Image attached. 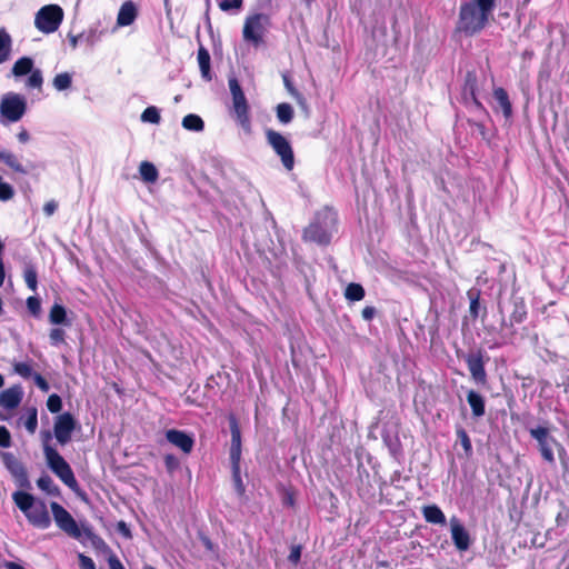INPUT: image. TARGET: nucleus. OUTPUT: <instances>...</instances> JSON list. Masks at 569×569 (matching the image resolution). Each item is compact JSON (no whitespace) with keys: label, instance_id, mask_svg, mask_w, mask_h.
I'll use <instances>...</instances> for the list:
<instances>
[{"label":"nucleus","instance_id":"obj_1","mask_svg":"<svg viewBox=\"0 0 569 569\" xmlns=\"http://www.w3.org/2000/svg\"><path fill=\"white\" fill-rule=\"evenodd\" d=\"M496 7V0H470L460 6L458 30L467 36L486 28Z\"/></svg>","mask_w":569,"mask_h":569},{"label":"nucleus","instance_id":"obj_2","mask_svg":"<svg viewBox=\"0 0 569 569\" xmlns=\"http://www.w3.org/2000/svg\"><path fill=\"white\" fill-rule=\"evenodd\" d=\"M41 437L43 441V453L48 467L68 488L73 492L79 493L80 487L71 467L64 458L49 445V441L52 438L51 432L42 431Z\"/></svg>","mask_w":569,"mask_h":569},{"label":"nucleus","instance_id":"obj_3","mask_svg":"<svg viewBox=\"0 0 569 569\" xmlns=\"http://www.w3.org/2000/svg\"><path fill=\"white\" fill-rule=\"evenodd\" d=\"M12 499L33 527L39 529L50 527L51 518L43 500L36 499L32 495L24 491L13 492Z\"/></svg>","mask_w":569,"mask_h":569},{"label":"nucleus","instance_id":"obj_4","mask_svg":"<svg viewBox=\"0 0 569 569\" xmlns=\"http://www.w3.org/2000/svg\"><path fill=\"white\" fill-rule=\"evenodd\" d=\"M336 222L337 214L333 210L329 208L319 210L310 224L303 230V240L318 244H328Z\"/></svg>","mask_w":569,"mask_h":569},{"label":"nucleus","instance_id":"obj_5","mask_svg":"<svg viewBox=\"0 0 569 569\" xmlns=\"http://www.w3.org/2000/svg\"><path fill=\"white\" fill-rule=\"evenodd\" d=\"M27 112V99L20 93L8 92L0 100V123L3 126L20 121Z\"/></svg>","mask_w":569,"mask_h":569},{"label":"nucleus","instance_id":"obj_6","mask_svg":"<svg viewBox=\"0 0 569 569\" xmlns=\"http://www.w3.org/2000/svg\"><path fill=\"white\" fill-rule=\"evenodd\" d=\"M229 89L232 96V104L236 113L237 122L244 132H251V122L248 112V103L244 93L236 78L229 79Z\"/></svg>","mask_w":569,"mask_h":569},{"label":"nucleus","instance_id":"obj_7","mask_svg":"<svg viewBox=\"0 0 569 569\" xmlns=\"http://www.w3.org/2000/svg\"><path fill=\"white\" fill-rule=\"evenodd\" d=\"M63 20V10L58 4L43 6L34 18L36 28L43 33H52L58 30Z\"/></svg>","mask_w":569,"mask_h":569},{"label":"nucleus","instance_id":"obj_8","mask_svg":"<svg viewBox=\"0 0 569 569\" xmlns=\"http://www.w3.org/2000/svg\"><path fill=\"white\" fill-rule=\"evenodd\" d=\"M266 139L277 156L280 157L283 167L291 171L295 167V156L289 140L272 129L266 130Z\"/></svg>","mask_w":569,"mask_h":569},{"label":"nucleus","instance_id":"obj_9","mask_svg":"<svg viewBox=\"0 0 569 569\" xmlns=\"http://www.w3.org/2000/svg\"><path fill=\"white\" fill-rule=\"evenodd\" d=\"M270 20L264 13H256L246 19L243 26V39L258 46L262 42L263 36L268 30Z\"/></svg>","mask_w":569,"mask_h":569},{"label":"nucleus","instance_id":"obj_10","mask_svg":"<svg viewBox=\"0 0 569 569\" xmlns=\"http://www.w3.org/2000/svg\"><path fill=\"white\" fill-rule=\"evenodd\" d=\"M50 508L56 525L68 536L79 539L81 537V530L70 512L56 501L50 503Z\"/></svg>","mask_w":569,"mask_h":569},{"label":"nucleus","instance_id":"obj_11","mask_svg":"<svg viewBox=\"0 0 569 569\" xmlns=\"http://www.w3.org/2000/svg\"><path fill=\"white\" fill-rule=\"evenodd\" d=\"M76 429V420L71 413L64 412L59 415L54 420L53 433L57 441L64 446L72 437V432Z\"/></svg>","mask_w":569,"mask_h":569},{"label":"nucleus","instance_id":"obj_12","mask_svg":"<svg viewBox=\"0 0 569 569\" xmlns=\"http://www.w3.org/2000/svg\"><path fill=\"white\" fill-rule=\"evenodd\" d=\"M530 435L533 439H536L539 443V450L541 452L542 458L552 463L555 461L552 445L555 443V439L549 435V431L545 427H537L530 429Z\"/></svg>","mask_w":569,"mask_h":569},{"label":"nucleus","instance_id":"obj_13","mask_svg":"<svg viewBox=\"0 0 569 569\" xmlns=\"http://www.w3.org/2000/svg\"><path fill=\"white\" fill-rule=\"evenodd\" d=\"M2 461L20 487L29 486L28 475L23 465L11 453L2 452Z\"/></svg>","mask_w":569,"mask_h":569},{"label":"nucleus","instance_id":"obj_14","mask_svg":"<svg viewBox=\"0 0 569 569\" xmlns=\"http://www.w3.org/2000/svg\"><path fill=\"white\" fill-rule=\"evenodd\" d=\"M477 90V76L473 71H468L465 79V84L462 88V98L467 106L485 111L482 103L477 99L476 96Z\"/></svg>","mask_w":569,"mask_h":569},{"label":"nucleus","instance_id":"obj_15","mask_svg":"<svg viewBox=\"0 0 569 569\" xmlns=\"http://www.w3.org/2000/svg\"><path fill=\"white\" fill-rule=\"evenodd\" d=\"M466 362H467V366H468V369L470 371L472 379L476 382H480V383L486 382L487 375H486V370H485V363H483L481 351L471 352V353L467 355Z\"/></svg>","mask_w":569,"mask_h":569},{"label":"nucleus","instance_id":"obj_16","mask_svg":"<svg viewBox=\"0 0 569 569\" xmlns=\"http://www.w3.org/2000/svg\"><path fill=\"white\" fill-rule=\"evenodd\" d=\"M450 527H451V538L456 546V548L460 551H465L470 546V536L465 529V527L460 523V521L452 517L450 519Z\"/></svg>","mask_w":569,"mask_h":569},{"label":"nucleus","instance_id":"obj_17","mask_svg":"<svg viewBox=\"0 0 569 569\" xmlns=\"http://www.w3.org/2000/svg\"><path fill=\"white\" fill-rule=\"evenodd\" d=\"M22 397V388L20 386H12L0 392V407L12 410L20 405Z\"/></svg>","mask_w":569,"mask_h":569},{"label":"nucleus","instance_id":"obj_18","mask_svg":"<svg viewBox=\"0 0 569 569\" xmlns=\"http://www.w3.org/2000/svg\"><path fill=\"white\" fill-rule=\"evenodd\" d=\"M166 438L186 453H189L193 448V439L183 431L170 429L166 432Z\"/></svg>","mask_w":569,"mask_h":569},{"label":"nucleus","instance_id":"obj_19","mask_svg":"<svg viewBox=\"0 0 569 569\" xmlns=\"http://www.w3.org/2000/svg\"><path fill=\"white\" fill-rule=\"evenodd\" d=\"M138 16V10L132 1H126L119 9L117 16V26L127 27L134 22Z\"/></svg>","mask_w":569,"mask_h":569},{"label":"nucleus","instance_id":"obj_20","mask_svg":"<svg viewBox=\"0 0 569 569\" xmlns=\"http://www.w3.org/2000/svg\"><path fill=\"white\" fill-rule=\"evenodd\" d=\"M231 431V448H230V460L231 462L240 461L241 458V433L238 423L234 418L230 421Z\"/></svg>","mask_w":569,"mask_h":569},{"label":"nucleus","instance_id":"obj_21","mask_svg":"<svg viewBox=\"0 0 569 569\" xmlns=\"http://www.w3.org/2000/svg\"><path fill=\"white\" fill-rule=\"evenodd\" d=\"M527 318V309L521 300H516L513 302V310L509 318V323L506 322V320L502 321V328L503 327H512L515 323H521Z\"/></svg>","mask_w":569,"mask_h":569},{"label":"nucleus","instance_id":"obj_22","mask_svg":"<svg viewBox=\"0 0 569 569\" xmlns=\"http://www.w3.org/2000/svg\"><path fill=\"white\" fill-rule=\"evenodd\" d=\"M422 515L427 522L435 525H446V517L441 509L436 505L426 506L422 508Z\"/></svg>","mask_w":569,"mask_h":569},{"label":"nucleus","instance_id":"obj_23","mask_svg":"<svg viewBox=\"0 0 569 569\" xmlns=\"http://www.w3.org/2000/svg\"><path fill=\"white\" fill-rule=\"evenodd\" d=\"M467 401L471 407L472 415L475 417L479 418L485 415V400L480 393L470 390L467 395Z\"/></svg>","mask_w":569,"mask_h":569},{"label":"nucleus","instance_id":"obj_24","mask_svg":"<svg viewBox=\"0 0 569 569\" xmlns=\"http://www.w3.org/2000/svg\"><path fill=\"white\" fill-rule=\"evenodd\" d=\"M493 96L499 103V107L502 109L503 116L509 118L512 113V107L507 91L503 88H496L493 90Z\"/></svg>","mask_w":569,"mask_h":569},{"label":"nucleus","instance_id":"obj_25","mask_svg":"<svg viewBox=\"0 0 569 569\" xmlns=\"http://www.w3.org/2000/svg\"><path fill=\"white\" fill-rule=\"evenodd\" d=\"M33 70V61L29 57L18 59L12 67V74L14 77H22Z\"/></svg>","mask_w":569,"mask_h":569},{"label":"nucleus","instance_id":"obj_26","mask_svg":"<svg viewBox=\"0 0 569 569\" xmlns=\"http://www.w3.org/2000/svg\"><path fill=\"white\" fill-rule=\"evenodd\" d=\"M0 161L6 163L8 167H10L16 172H19L22 174L27 173V170L20 163L18 158L10 151H7V150L0 151Z\"/></svg>","mask_w":569,"mask_h":569},{"label":"nucleus","instance_id":"obj_27","mask_svg":"<svg viewBox=\"0 0 569 569\" xmlns=\"http://www.w3.org/2000/svg\"><path fill=\"white\" fill-rule=\"evenodd\" d=\"M139 172L144 182L153 183L158 179V170L151 162L142 161L139 166Z\"/></svg>","mask_w":569,"mask_h":569},{"label":"nucleus","instance_id":"obj_28","mask_svg":"<svg viewBox=\"0 0 569 569\" xmlns=\"http://www.w3.org/2000/svg\"><path fill=\"white\" fill-rule=\"evenodd\" d=\"M182 127L188 131L200 132L204 128L203 120L198 114H187L182 119Z\"/></svg>","mask_w":569,"mask_h":569},{"label":"nucleus","instance_id":"obj_29","mask_svg":"<svg viewBox=\"0 0 569 569\" xmlns=\"http://www.w3.org/2000/svg\"><path fill=\"white\" fill-rule=\"evenodd\" d=\"M12 40L6 31H0V63L10 58Z\"/></svg>","mask_w":569,"mask_h":569},{"label":"nucleus","instance_id":"obj_30","mask_svg":"<svg viewBox=\"0 0 569 569\" xmlns=\"http://www.w3.org/2000/svg\"><path fill=\"white\" fill-rule=\"evenodd\" d=\"M198 62L200 67V71L202 77L206 80H211L210 76V56L208 51L203 48H200L198 51Z\"/></svg>","mask_w":569,"mask_h":569},{"label":"nucleus","instance_id":"obj_31","mask_svg":"<svg viewBox=\"0 0 569 569\" xmlns=\"http://www.w3.org/2000/svg\"><path fill=\"white\" fill-rule=\"evenodd\" d=\"M345 297L350 301H360L365 297V289L359 283H349L346 288Z\"/></svg>","mask_w":569,"mask_h":569},{"label":"nucleus","instance_id":"obj_32","mask_svg":"<svg viewBox=\"0 0 569 569\" xmlns=\"http://www.w3.org/2000/svg\"><path fill=\"white\" fill-rule=\"evenodd\" d=\"M67 319V312L63 306L61 305H53L50 313H49V320L53 325H62L66 322Z\"/></svg>","mask_w":569,"mask_h":569},{"label":"nucleus","instance_id":"obj_33","mask_svg":"<svg viewBox=\"0 0 569 569\" xmlns=\"http://www.w3.org/2000/svg\"><path fill=\"white\" fill-rule=\"evenodd\" d=\"M277 118L283 124L291 122V120L293 118L292 107L289 103H284V102L279 103L277 106Z\"/></svg>","mask_w":569,"mask_h":569},{"label":"nucleus","instance_id":"obj_34","mask_svg":"<svg viewBox=\"0 0 569 569\" xmlns=\"http://www.w3.org/2000/svg\"><path fill=\"white\" fill-rule=\"evenodd\" d=\"M52 83H53V87L58 91L67 90V89L70 88V86L72 83V77L68 72H62V73L57 74L53 78V82Z\"/></svg>","mask_w":569,"mask_h":569},{"label":"nucleus","instance_id":"obj_35","mask_svg":"<svg viewBox=\"0 0 569 569\" xmlns=\"http://www.w3.org/2000/svg\"><path fill=\"white\" fill-rule=\"evenodd\" d=\"M232 465V479L237 493L239 496L244 493V485L240 476V461L231 462Z\"/></svg>","mask_w":569,"mask_h":569},{"label":"nucleus","instance_id":"obj_36","mask_svg":"<svg viewBox=\"0 0 569 569\" xmlns=\"http://www.w3.org/2000/svg\"><path fill=\"white\" fill-rule=\"evenodd\" d=\"M479 297H480L479 291H475V290L468 291V298L470 300L469 313L472 317V319H477L479 316V310H480Z\"/></svg>","mask_w":569,"mask_h":569},{"label":"nucleus","instance_id":"obj_37","mask_svg":"<svg viewBox=\"0 0 569 569\" xmlns=\"http://www.w3.org/2000/svg\"><path fill=\"white\" fill-rule=\"evenodd\" d=\"M161 120L159 110L156 107H148L141 113V121L158 124Z\"/></svg>","mask_w":569,"mask_h":569},{"label":"nucleus","instance_id":"obj_38","mask_svg":"<svg viewBox=\"0 0 569 569\" xmlns=\"http://www.w3.org/2000/svg\"><path fill=\"white\" fill-rule=\"evenodd\" d=\"M24 281L29 289L36 291L37 289V271L33 267H27L23 272Z\"/></svg>","mask_w":569,"mask_h":569},{"label":"nucleus","instance_id":"obj_39","mask_svg":"<svg viewBox=\"0 0 569 569\" xmlns=\"http://www.w3.org/2000/svg\"><path fill=\"white\" fill-rule=\"evenodd\" d=\"M457 436L460 440V445L462 446V448L466 452V456L467 457L471 456V453H472L471 440H470L468 433L466 432V430L462 428L458 429Z\"/></svg>","mask_w":569,"mask_h":569},{"label":"nucleus","instance_id":"obj_40","mask_svg":"<svg viewBox=\"0 0 569 569\" xmlns=\"http://www.w3.org/2000/svg\"><path fill=\"white\" fill-rule=\"evenodd\" d=\"M30 77L28 78L27 80V87L28 88H34V89H39L41 88L42 86V82H43V78H42V72L41 70L39 69H33L31 72H30Z\"/></svg>","mask_w":569,"mask_h":569},{"label":"nucleus","instance_id":"obj_41","mask_svg":"<svg viewBox=\"0 0 569 569\" xmlns=\"http://www.w3.org/2000/svg\"><path fill=\"white\" fill-rule=\"evenodd\" d=\"M14 372L22 378H30L33 377L34 372L32 371V368L27 362H17L13 366Z\"/></svg>","mask_w":569,"mask_h":569},{"label":"nucleus","instance_id":"obj_42","mask_svg":"<svg viewBox=\"0 0 569 569\" xmlns=\"http://www.w3.org/2000/svg\"><path fill=\"white\" fill-rule=\"evenodd\" d=\"M38 426L37 409L29 410L28 418L24 421V427L30 433H34Z\"/></svg>","mask_w":569,"mask_h":569},{"label":"nucleus","instance_id":"obj_43","mask_svg":"<svg viewBox=\"0 0 569 569\" xmlns=\"http://www.w3.org/2000/svg\"><path fill=\"white\" fill-rule=\"evenodd\" d=\"M47 407H48V410L52 413L59 412L62 408L61 398L56 393L50 395L47 400Z\"/></svg>","mask_w":569,"mask_h":569},{"label":"nucleus","instance_id":"obj_44","mask_svg":"<svg viewBox=\"0 0 569 569\" xmlns=\"http://www.w3.org/2000/svg\"><path fill=\"white\" fill-rule=\"evenodd\" d=\"M242 7V0H219V8L222 11L240 10Z\"/></svg>","mask_w":569,"mask_h":569},{"label":"nucleus","instance_id":"obj_45","mask_svg":"<svg viewBox=\"0 0 569 569\" xmlns=\"http://www.w3.org/2000/svg\"><path fill=\"white\" fill-rule=\"evenodd\" d=\"M93 38H94V32H91L89 36L84 37L83 33H80V34H77V36H71L69 34L68 36V39H69V42L71 44V47L73 49L77 48L78 46V42L82 39H84L89 44H93Z\"/></svg>","mask_w":569,"mask_h":569},{"label":"nucleus","instance_id":"obj_46","mask_svg":"<svg viewBox=\"0 0 569 569\" xmlns=\"http://www.w3.org/2000/svg\"><path fill=\"white\" fill-rule=\"evenodd\" d=\"M37 485L38 487L43 490V491H47L48 493H52V488H53V481L52 479L48 476V475H44L42 477H40L38 480H37Z\"/></svg>","mask_w":569,"mask_h":569},{"label":"nucleus","instance_id":"obj_47","mask_svg":"<svg viewBox=\"0 0 569 569\" xmlns=\"http://www.w3.org/2000/svg\"><path fill=\"white\" fill-rule=\"evenodd\" d=\"M284 86L287 88V90L289 91V93L297 100V102L300 104V106H305V98L302 97V94L297 91L293 86L291 84V82L289 81V79L287 77H284Z\"/></svg>","mask_w":569,"mask_h":569},{"label":"nucleus","instance_id":"obj_48","mask_svg":"<svg viewBox=\"0 0 569 569\" xmlns=\"http://www.w3.org/2000/svg\"><path fill=\"white\" fill-rule=\"evenodd\" d=\"M27 308L33 316H38L41 310L40 300L37 297H29L27 299Z\"/></svg>","mask_w":569,"mask_h":569},{"label":"nucleus","instance_id":"obj_49","mask_svg":"<svg viewBox=\"0 0 569 569\" xmlns=\"http://www.w3.org/2000/svg\"><path fill=\"white\" fill-rule=\"evenodd\" d=\"M49 338L52 345H59L64 341V331L59 328L51 329Z\"/></svg>","mask_w":569,"mask_h":569},{"label":"nucleus","instance_id":"obj_50","mask_svg":"<svg viewBox=\"0 0 569 569\" xmlns=\"http://www.w3.org/2000/svg\"><path fill=\"white\" fill-rule=\"evenodd\" d=\"M11 445V436L8 429L0 426V447L8 448Z\"/></svg>","mask_w":569,"mask_h":569},{"label":"nucleus","instance_id":"obj_51","mask_svg":"<svg viewBox=\"0 0 569 569\" xmlns=\"http://www.w3.org/2000/svg\"><path fill=\"white\" fill-rule=\"evenodd\" d=\"M79 565L81 569H96L93 560L83 553H79Z\"/></svg>","mask_w":569,"mask_h":569},{"label":"nucleus","instance_id":"obj_52","mask_svg":"<svg viewBox=\"0 0 569 569\" xmlns=\"http://www.w3.org/2000/svg\"><path fill=\"white\" fill-rule=\"evenodd\" d=\"M33 380H34V383L37 385V387L43 391V392H48L49 389H50V386L49 383L47 382V380L39 373H34L33 375Z\"/></svg>","mask_w":569,"mask_h":569},{"label":"nucleus","instance_id":"obj_53","mask_svg":"<svg viewBox=\"0 0 569 569\" xmlns=\"http://www.w3.org/2000/svg\"><path fill=\"white\" fill-rule=\"evenodd\" d=\"M110 569H124L123 565L116 556H111L108 559Z\"/></svg>","mask_w":569,"mask_h":569},{"label":"nucleus","instance_id":"obj_54","mask_svg":"<svg viewBox=\"0 0 569 569\" xmlns=\"http://www.w3.org/2000/svg\"><path fill=\"white\" fill-rule=\"evenodd\" d=\"M376 315V309L373 307H366L362 310V318L365 320H371Z\"/></svg>","mask_w":569,"mask_h":569},{"label":"nucleus","instance_id":"obj_55","mask_svg":"<svg viewBox=\"0 0 569 569\" xmlns=\"http://www.w3.org/2000/svg\"><path fill=\"white\" fill-rule=\"evenodd\" d=\"M57 209V203L53 201L47 202L43 207V211L47 216L53 214Z\"/></svg>","mask_w":569,"mask_h":569},{"label":"nucleus","instance_id":"obj_56","mask_svg":"<svg viewBox=\"0 0 569 569\" xmlns=\"http://www.w3.org/2000/svg\"><path fill=\"white\" fill-rule=\"evenodd\" d=\"M17 138L21 143H27L30 140V134L26 129H22L17 134Z\"/></svg>","mask_w":569,"mask_h":569},{"label":"nucleus","instance_id":"obj_57","mask_svg":"<svg viewBox=\"0 0 569 569\" xmlns=\"http://www.w3.org/2000/svg\"><path fill=\"white\" fill-rule=\"evenodd\" d=\"M300 555H301V552H300V548H299V547L293 548V549L291 550L290 555H289V560L296 563V562H298V561H299V559H300Z\"/></svg>","mask_w":569,"mask_h":569},{"label":"nucleus","instance_id":"obj_58","mask_svg":"<svg viewBox=\"0 0 569 569\" xmlns=\"http://www.w3.org/2000/svg\"><path fill=\"white\" fill-rule=\"evenodd\" d=\"M118 527L123 535L129 536L130 532L124 522H119Z\"/></svg>","mask_w":569,"mask_h":569},{"label":"nucleus","instance_id":"obj_59","mask_svg":"<svg viewBox=\"0 0 569 569\" xmlns=\"http://www.w3.org/2000/svg\"><path fill=\"white\" fill-rule=\"evenodd\" d=\"M202 541H203L204 546H206L208 549H211V548H212V543H211V541H210V539H209V538L203 537V538H202Z\"/></svg>","mask_w":569,"mask_h":569},{"label":"nucleus","instance_id":"obj_60","mask_svg":"<svg viewBox=\"0 0 569 569\" xmlns=\"http://www.w3.org/2000/svg\"><path fill=\"white\" fill-rule=\"evenodd\" d=\"M284 503L292 506L293 505V498L292 496L288 495L284 499Z\"/></svg>","mask_w":569,"mask_h":569},{"label":"nucleus","instance_id":"obj_61","mask_svg":"<svg viewBox=\"0 0 569 569\" xmlns=\"http://www.w3.org/2000/svg\"><path fill=\"white\" fill-rule=\"evenodd\" d=\"M8 569H23V568H22L21 566H19V565H16V563H13V562H10V563L8 565Z\"/></svg>","mask_w":569,"mask_h":569},{"label":"nucleus","instance_id":"obj_62","mask_svg":"<svg viewBox=\"0 0 569 569\" xmlns=\"http://www.w3.org/2000/svg\"><path fill=\"white\" fill-rule=\"evenodd\" d=\"M173 460H174V459H173L171 456H168V457L166 458V461H167V465H168V466H170V465L173 462Z\"/></svg>","mask_w":569,"mask_h":569},{"label":"nucleus","instance_id":"obj_63","mask_svg":"<svg viewBox=\"0 0 569 569\" xmlns=\"http://www.w3.org/2000/svg\"><path fill=\"white\" fill-rule=\"evenodd\" d=\"M380 566L387 567L388 563L387 562H381Z\"/></svg>","mask_w":569,"mask_h":569},{"label":"nucleus","instance_id":"obj_64","mask_svg":"<svg viewBox=\"0 0 569 569\" xmlns=\"http://www.w3.org/2000/svg\"><path fill=\"white\" fill-rule=\"evenodd\" d=\"M146 569H154V568H152V567H147Z\"/></svg>","mask_w":569,"mask_h":569}]
</instances>
